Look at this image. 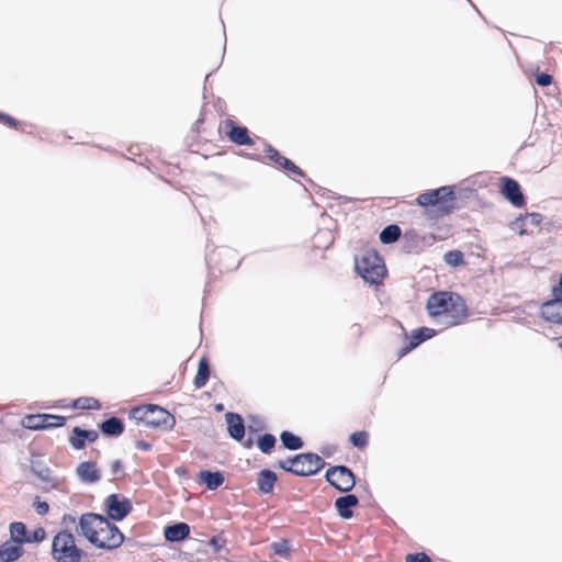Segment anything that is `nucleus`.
Wrapping results in <instances>:
<instances>
[{
  "instance_id": "obj_33",
  "label": "nucleus",
  "mask_w": 562,
  "mask_h": 562,
  "mask_svg": "<svg viewBox=\"0 0 562 562\" xmlns=\"http://www.w3.org/2000/svg\"><path fill=\"white\" fill-rule=\"evenodd\" d=\"M257 448L265 454H270L277 445V438L270 432L259 435L256 440Z\"/></svg>"
},
{
  "instance_id": "obj_29",
  "label": "nucleus",
  "mask_w": 562,
  "mask_h": 562,
  "mask_svg": "<svg viewBox=\"0 0 562 562\" xmlns=\"http://www.w3.org/2000/svg\"><path fill=\"white\" fill-rule=\"evenodd\" d=\"M281 446L290 451H297L304 447V440L290 430H283L280 434Z\"/></svg>"
},
{
  "instance_id": "obj_46",
  "label": "nucleus",
  "mask_w": 562,
  "mask_h": 562,
  "mask_svg": "<svg viewBox=\"0 0 562 562\" xmlns=\"http://www.w3.org/2000/svg\"><path fill=\"white\" fill-rule=\"evenodd\" d=\"M286 173H292V175H295L300 178H303V179H308L306 177V173L305 171L300 168L299 166H296L292 160L290 161V164L286 166L285 170H284Z\"/></svg>"
},
{
  "instance_id": "obj_35",
  "label": "nucleus",
  "mask_w": 562,
  "mask_h": 562,
  "mask_svg": "<svg viewBox=\"0 0 562 562\" xmlns=\"http://www.w3.org/2000/svg\"><path fill=\"white\" fill-rule=\"evenodd\" d=\"M270 550L281 559H291V546L286 539L274 541L270 546Z\"/></svg>"
},
{
  "instance_id": "obj_62",
  "label": "nucleus",
  "mask_w": 562,
  "mask_h": 562,
  "mask_svg": "<svg viewBox=\"0 0 562 562\" xmlns=\"http://www.w3.org/2000/svg\"><path fill=\"white\" fill-rule=\"evenodd\" d=\"M211 176L213 178H215L216 180H218V181H224L225 180V177L223 175L218 173V172H212Z\"/></svg>"
},
{
  "instance_id": "obj_27",
  "label": "nucleus",
  "mask_w": 562,
  "mask_h": 562,
  "mask_svg": "<svg viewBox=\"0 0 562 562\" xmlns=\"http://www.w3.org/2000/svg\"><path fill=\"white\" fill-rule=\"evenodd\" d=\"M93 521L91 520L90 516L85 513L79 517L78 526L76 528V531L83 536L92 546L97 543L99 533L104 531L103 528L98 531L92 527Z\"/></svg>"
},
{
  "instance_id": "obj_51",
  "label": "nucleus",
  "mask_w": 562,
  "mask_h": 562,
  "mask_svg": "<svg viewBox=\"0 0 562 562\" xmlns=\"http://www.w3.org/2000/svg\"><path fill=\"white\" fill-rule=\"evenodd\" d=\"M337 450V447L334 445H326L322 447L321 452L324 457L330 458Z\"/></svg>"
},
{
  "instance_id": "obj_53",
  "label": "nucleus",
  "mask_w": 562,
  "mask_h": 562,
  "mask_svg": "<svg viewBox=\"0 0 562 562\" xmlns=\"http://www.w3.org/2000/svg\"><path fill=\"white\" fill-rule=\"evenodd\" d=\"M135 447H136V449L142 450V451H150L153 449V445L145 440H137L135 442Z\"/></svg>"
},
{
  "instance_id": "obj_16",
  "label": "nucleus",
  "mask_w": 562,
  "mask_h": 562,
  "mask_svg": "<svg viewBox=\"0 0 562 562\" xmlns=\"http://www.w3.org/2000/svg\"><path fill=\"white\" fill-rule=\"evenodd\" d=\"M191 527L188 522L177 521L164 527L165 540L169 543H180L190 538Z\"/></svg>"
},
{
  "instance_id": "obj_50",
  "label": "nucleus",
  "mask_w": 562,
  "mask_h": 562,
  "mask_svg": "<svg viewBox=\"0 0 562 562\" xmlns=\"http://www.w3.org/2000/svg\"><path fill=\"white\" fill-rule=\"evenodd\" d=\"M75 522H76L75 516H72L71 514H64V516L61 517L60 525L64 527V529H69L68 526L70 524H75Z\"/></svg>"
},
{
  "instance_id": "obj_58",
  "label": "nucleus",
  "mask_w": 562,
  "mask_h": 562,
  "mask_svg": "<svg viewBox=\"0 0 562 562\" xmlns=\"http://www.w3.org/2000/svg\"><path fill=\"white\" fill-rule=\"evenodd\" d=\"M204 123V115L203 112L200 113L199 119L194 122L192 126V131L195 133H200V125Z\"/></svg>"
},
{
  "instance_id": "obj_14",
  "label": "nucleus",
  "mask_w": 562,
  "mask_h": 562,
  "mask_svg": "<svg viewBox=\"0 0 562 562\" xmlns=\"http://www.w3.org/2000/svg\"><path fill=\"white\" fill-rule=\"evenodd\" d=\"M99 438V431L94 429H85L80 426H75L71 429V434L68 438V441L72 449L82 450L89 443H93Z\"/></svg>"
},
{
  "instance_id": "obj_21",
  "label": "nucleus",
  "mask_w": 562,
  "mask_h": 562,
  "mask_svg": "<svg viewBox=\"0 0 562 562\" xmlns=\"http://www.w3.org/2000/svg\"><path fill=\"white\" fill-rule=\"evenodd\" d=\"M225 420L227 425L228 436L233 440L241 442L245 438L246 431L245 420L243 416L235 412H227L225 414Z\"/></svg>"
},
{
  "instance_id": "obj_20",
  "label": "nucleus",
  "mask_w": 562,
  "mask_h": 562,
  "mask_svg": "<svg viewBox=\"0 0 562 562\" xmlns=\"http://www.w3.org/2000/svg\"><path fill=\"white\" fill-rule=\"evenodd\" d=\"M337 515L341 519H350L353 516V509L359 506V497L356 494L346 493L335 499L334 503Z\"/></svg>"
},
{
  "instance_id": "obj_44",
  "label": "nucleus",
  "mask_w": 562,
  "mask_h": 562,
  "mask_svg": "<svg viewBox=\"0 0 562 562\" xmlns=\"http://www.w3.org/2000/svg\"><path fill=\"white\" fill-rule=\"evenodd\" d=\"M33 507L35 512L41 516L46 515L49 510L48 503L46 501H41L38 496L35 497Z\"/></svg>"
},
{
  "instance_id": "obj_19",
  "label": "nucleus",
  "mask_w": 562,
  "mask_h": 562,
  "mask_svg": "<svg viewBox=\"0 0 562 562\" xmlns=\"http://www.w3.org/2000/svg\"><path fill=\"white\" fill-rule=\"evenodd\" d=\"M106 531L108 532L104 540H101L98 537V541L97 543H94L95 548L103 550H113L123 544L125 537L115 524L108 522Z\"/></svg>"
},
{
  "instance_id": "obj_18",
  "label": "nucleus",
  "mask_w": 562,
  "mask_h": 562,
  "mask_svg": "<svg viewBox=\"0 0 562 562\" xmlns=\"http://www.w3.org/2000/svg\"><path fill=\"white\" fill-rule=\"evenodd\" d=\"M195 481L209 491H216L224 484L225 474L221 470L202 469L199 471Z\"/></svg>"
},
{
  "instance_id": "obj_41",
  "label": "nucleus",
  "mask_w": 562,
  "mask_h": 562,
  "mask_svg": "<svg viewBox=\"0 0 562 562\" xmlns=\"http://www.w3.org/2000/svg\"><path fill=\"white\" fill-rule=\"evenodd\" d=\"M535 82L539 87H548L553 82V77L548 72H541L539 69L535 74Z\"/></svg>"
},
{
  "instance_id": "obj_40",
  "label": "nucleus",
  "mask_w": 562,
  "mask_h": 562,
  "mask_svg": "<svg viewBox=\"0 0 562 562\" xmlns=\"http://www.w3.org/2000/svg\"><path fill=\"white\" fill-rule=\"evenodd\" d=\"M145 412H147V405L134 406L128 413V418L135 420L137 424L142 423L145 425Z\"/></svg>"
},
{
  "instance_id": "obj_26",
  "label": "nucleus",
  "mask_w": 562,
  "mask_h": 562,
  "mask_svg": "<svg viewBox=\"0 0 562 562\" xmlns=\"http://www.w3.org/2000/svg\"><path fill=\"white\" fill-rule=\"evenodd\" d=\"M232 254L229 248H223L218 252L212 251L206 254L205 261L209 269V277L216 278V271L221 274L224 271L232 270L231 267L217 262V258L222 256H228Z\"/></svg>"
},
{
  "instance_id": "obj_34",
  "label": "nucleus",
  "mask_w": 562,
  "mask_h": 562,
  "mask_svg": "<svg viewBox=\"0 0 562 562\" xmlns=\"http://www.w3.org/2000/svg\"><path fill=\"white\" fill-rule=\"evenodd\" d=\"M69 407L74 409H100L101 403L99 400L90 396H80L69 403Z\"/></svg>"
},
{
  "instance_id": "obj_59",
  "label": "nucleus",
  "mask_w": 562,
  "mask_h": 562,
  "mask_svg": "<svg viewBox=\"0 0 562 562\" xmlns=\"http://www.w3.org/2000/svg\"><path fill=\"white\" fill-rule=\"evenodd\" d=\"M351 329L353 330V335L357 337V338H360L362 336V330H361V327L359 324H353L351 326Z\"/></svg>"
},
{
  "instance_id": "obj_31",
  "label": "nucleus",
  "mask_w": 562,
  "mask_h": 562,
  "mask_svg": "<svg viewBox=\"0 0 562 562\" xmlns=\"http://www.w3.org/2000/svg\"><path fill=\"white\" fill-rule=\"evenodd\" d=\"M266 157L271 160L278 169L285 170L291 159L281 155L271 144L265 143Z\"/></svg>"
},
{
  "instance_id": "obj_4",
  "label": "nucleus",
  "mask_w": 562,
  "mask_h": 562,
  "mask_svg": "<svg viewBox=\"0 0 562 562\" xmlns=\"http://www.w3.org/2000/svg\"><path fill=\"white\" fill-rule=\"evenodd\" d=\"M355 270L369 284L381 283L387 273L383 258L373 249L355 256Z\"/></svg>"
},
{
  "instance_id": "obj_22",
  "label": "nucleus",
  "mask_w": 562,
  "mask_h": 562,
  "mask_svg": "<svg viewBox=\"0 0 562 562\" xmlns=\"http://www.w3.org/2000/svg\"><path fill=\"white\" fill-rule=\"evenodd\" d=\"M78 479L85 484H94L101 480V471L94 461H83L76 469Z\"/></svg>"
},
{
  "instance_id": "obj_32",
  "label": "nucleus",
  "mask_w": 562,
  "mask_h": 562,
  "mask_svg": "<svg viewBox=\"0 0 562 562\" xmlns=\"http://www.w3.org/2000/svg\"><path fill=\"white\" fill-rule=\"evenodd\" d=\"M402 236V229L397 224L386 225L380 233L379 238L383 245L396 243Z\"/></svg>"
},
{
  "instance_id": "obj_30",
  "label": "nucleus",
  "mask_w": 562,
  "mask_h": 562,
  "mask_svg": "<svg viewBox=\"0 0 562 562\" xmlns=\"http://www.w3.org/2000/svg\"><path fill=\"white\" fill-rule=\"evenodd\" d=\"M30 470L41 481L52 483L53 487L56 486L50 469L42 460H32Z\"/></svg>"
},
{
  "instance_id": "obj_45",
  "label": "nucleus",
  "mask_w": 562,
  "mask_h": 562,
  "mask_svg": "<svg viewBox=\"0 0 562 562\" xmlns=\"http://www.w3.org/2000/svg\"><path fill=\"white\" fill-rule=\"evenodd\" d=\"M551 297L553 302H559L562 297V273L559 276L558 282L551 286Z\"/></svg>"
},
{
  "instance_id": "obj_7",
  "label": "nucleus",
  "mask_w": 562,
  "mask_h": 562,
  "mask_svg": "<svg viewBox=\"0 0 562 562\" xmlns=\"http://www.w3.org/2000/svg\"><path fill=\"white\" fill-rule=\"evenodd\" d=\"M9 535L21 548H24V544L41 543L47 536L42 526L30 531L23 521H12L9 525Z\"/></svg>"
},
{
  "instance_id": "obj_28",
  "label": "nucleus",
  "mask_w": 562,
  "mask_h": 562,
  "mask_svg": "<svg viewBox=\"0 0 562 562\" xmlns=\"http://www.w3.org/2000/svg\"><path fill=\"white\" fill-rule=\"evenodd\" d=\"M211 373V366L205 356H203L198 363V371L193 380L195 389H202L206 385Z\"/></svg>"
},
{
  "instance_id": "obj_1",
  "label": "nucleus",
  "mask_w": 562,
  "mask_h": 562,
  "mask_svg": "<svg viewBox=\"0 0 562 562\" xmlns=\"http://www.w3.org/2000/svg\"><path fill=\"white\" fill-rule=\"evenodd\" d=\"M426 310L431 318L447 317V326H458L465 322L469 310L463 296L453 291L440 290L431 293L426 303Z\"/></svg>"
},
{
  "instance_id": "obj_54",
  "label": "nucleus",
  "mask_w": 562,
  "mask_h": 562,
  "mask_svg": "<svg viewBox=\"0 0 562 562\" xmlns=\"http://www.w3.org/2000/svg\"><path fill=\"white\" fill-rule=\"evenodd\" d=\"M476 193V190L473 188H463L459 192V196L462 199H470Z\"/></svg>"
},
{
  "instance_id": "obj_49",
  "label": "nucleus",
  "mask_w": 562,
  "mask_h": 562,
  "mask_svg": "<svg viewBox=\"0 0 562 562\" xmlns=\"http://www.w3.org/2000/svg\"><path fill=\"white\" fill-rule=\"evenodd\" d=\"M91 520L94 522V521H98L100 524H105L108 526V522H111L110 519L106 517V515H102V514H97V513H87Z\"/></svg>"
},
{
  "instance_id": "obj_17",
  "label": "nucleus",
  "mask_w": 562,
  "mask_h": 562,
  "mask_svg": "<svg viewBox=\"0 0 562 562\" xmlns=\"http://www.w3.org/2000/svg\"><path fill=\"white\" fill-rule=\"evenodd\" d=\"M278 482V474L271 469H262L257 474L256 493L258 495H272Z\"/></svg>"
},
{
  "instance_id": "obj_3",
  "label": "nucleus",
  "mask_w": 562,
  "mask_h": 562,
  "mask_svg": "<svg viewBox=\"0 0 562 562\" xmlns=\"http://www.w3.org/2000/svg\"><path fill=\"white\" fill-rule=\"evenodd\" d=\"M456 200L454 186H441L420 193L416 198V203L426 210H434L440 215H448L454 210Z\"/></svg>"
},
{
  "instance_id": "obj_43",
  "label": "nucleus",
  "mask_w": 562,
  "mask_h": 562,
  "mask_svg": "<svg viewBox=\"0 0 562 562\" xmlns=\"http://www.w3.org/2000/svg\"><path fill=\"white\" fill-rule=\"evenodd\" d=\"M405 562H432L426 552H415L405 555Z\"/></svg>"
},
{
  "instance_id": "obj_47",
  "label": "nucleus",
  "mask_w": 562,
  "mask_h": 562,
  "mask_svg": "<svg viewBox=\"0 0 562 562\" xmlns=\"http://www.w3.org/2000/svg\"><path fill=\"white\" fill-rule=\"evenodd\" d=\"M1 124L5 125L10 128H13L15 131L21 130L22 132H24V130L21 128V122L8 113L5 114Z\"/></svg>"
},
{
  "instance_id": "obj_6",
  "label": "nucleus",
  "mask_w": 562,
  "mask_h": 562,
  "mask_svg": "<svg viewBox=\"0 0 562 562\" xmlns=\"http://www.w3.org/2000/svg\"><path fill=\"white\" fill-rule=\"evenodd\" d=\"M326 482L340 493L350 492L357 484V476L352 470L345 465H330L324 475Z\"/></svg>"
},
{
  "instance_id": "obj_52",
  "label": "nucleus",
  "mask_w": 562,
  "mask_h": 562,
  "mask_svg": "<svg viewBox=\"0 0 562 562\" xmlns=\"http://www.w3.org/2000/svg\"><path fill=\"white\" fill-rule=\"evenodd\" d=\"M120 472H123V463L121 460H115L111 463V473L116 476Z\"/></svg>"
},
{
  "instance_id": "obj_5",
  "label": "nucleus",
  "mask_w": 562,
  "mask_h": 562,
  "mask_svg": "<svg viewBox=\"0 0 562 562\" xmlns=\"http://www.w3.org/2000/svg\"><path fill=\"white\" fill-rule=\"evenodd\" d=\"M52 558L55 562H80L88 553L77 547L70 529H61L52 540Z\"/></svg>"
},
{
  "instance_id": "obj_10",
  "label": "nucleus",
  "mask_w": 562,
  "mask_h": 562,
  "mask_svg": "<svg viewBox=\"0 0 562 562\" xmlns=\"http://www.w3.org/2000/svg\"><path fill=\"white\" fill-rule=\"evenodd\" d=\"M144 414L146 415L145 426L149 428L168 431L176 425L175 416L157 404H148L147 412Z\"/></svg>"
},
{
  "instance_id": "obj_8",
  "label": "nucleus",
  "mask_w": 562,
  "mask_h": 562,
  "mask_svg": "<svg viewBox=\"0 0 562 562\" xmlns=\"http://www.w3.org/2000/svg\"><path fill=\"white\" fill-rule=\"evenodd\" d=\"M66 422V417L61 415L37 413L25 415L22 418L21 425L30 430H47L64 427Z\"/></svg>"
},
{
  "instance_id": "obj_12",
  "label": "nucleus",
  "mask_w": 562,
  "mask_h": 562,
  "mask_svg": "<svg viewBox=\"0 0 562 562\" xmlns=\"http://www.w3.org/2000/svg\"><path fill=\"white\" fill-rule=\"evenodd\" d=\"M404 335L405 339H407V342L401 349H398L397 355L400 358H403L418 346H420L423 342L431 339L436 335V330L430 327L422 326L413 329L411 335H408L406 331Z\"/></svg>"
},
{
  "instance_id": "obj_61",
  "label": "nucleus",
  "mask_w": 562,
  "mask_h": 562,
  "mask_svg": "<svg viewBox=\"0 0 562 562\" xmlns=\"http://www.w3.org/2000/svg\"><path fill=\"white\" fill-rule=\"evenodd\" d=\"M57 407H69V403L66 402V400H58L56 402Z\"/></svg>"
},
{
  "instance_id": "obj_42",
  "label": "nucleus",
  "mask_w": 562,
  "mask_h": 562,
  "mask_svg": "<svg viewBox=\"0 0 562 562\" xmlns=\"http://www.w3.org/2000/svg\"><path fill=\"white\" fill-rule=\"evenodd\" d=\"M221 537H222V533L213 536L212 538L209 539L207 542L199 541V540H195V542L200 546H205V544L210 546L214 550L215 553H218L223 549V546L220 543Z\"/></svg>"
},
{
  "instance_id": "obj_2",
  "label": "nucleus",
  "mask_w": 562,
  "mask_h": 562,
  "mask_svg": "<svg viewBox=\"0 0 562 562\" xmlns=\"http://www.w3.org/2000/svg\"><path fill=\"white\" fill-rule=\"evenodd\" d=\"M326 465L324 459L315 452H302L279 460L274 467L296 476H312Z\"/></svg>"
},
{
  "instance_id": "obj_13",
  "label": "nucleus",
  "mask_w": 562,
  "mask_h": 562,
  "mask_svg": "<svg viewBox=\"0 0 562 562\" xmlns=\"http://www.w3.org/2000/svg\"><path fill=\"white\" fill-rule=\"evenodd\" d=\"M224 124L226 127L225 135L233 144L237 146H252L255 144L246 126L239 125L231 119L225 120Z\"/></svg>"
},
{
  "instance_id": "obj_39",
  "label": "nucleus",
  "mask_w": 562,
  "mask_h": 562,
  "mask_svg": "<svg viewBox=\"0 0 562 562\" xmlns=\"http://www.w3.org/2000/svg\"><path fill=\"white\" fill-rule=\"evenodd\" d=\"M527 221L528 216H526V214H519L514 221L509 223V228L514 232H517L519 235H525L527 234Z\"/></svg>"
},
{
  "instance_id": "obj_11",
  "label": "nucleus",
  "mask_w": 562,
  "mask_h": 562,
  "mask_svg": "<svg viewBox=\"0 0 562 562\" xmlns=\"http://www.w3.org/2000/svg\"><path fill=\"white\" fill-rule=\"evenodd\" d=\"M499 193L514 207H524L526 205V196L521 186L512 177L503 176L499 179Z\"/></svg>"
},
{
  "instance_id": "obj_38",
  "label": "nucleus",
  "mask_w": 562,
  "mask_h": 562,
  "mask_svg": "<svg viewBox=\"0 0 562 562\" xmlns=\"http://www.w3.org/2000/svg\"><path fill=\"white\" fill-rule=\"evenodd\" d=\"M349 442L355 448L364 449L369 443V432L366 430L353 431L349 436Z\"/></svg>"
},
{
  "instance_id": "obj_56",
  "label": "nucleus",
  "mask_w": 562,
  "mask_h": 562,
  "mask_svg": "<svg viewBox=\"0 0 562 562\" xmlns=\"http://www.w3.org/2000/svg\"><path fill=\"white\" fill-rule=\"evenodd\" d=\"M243 156L251 159V160H256V161H259L261 164H265V158L263 156L259 155V154H252V153H245Z\"/></svg>"
},
{
  "instance_id": "obj_25",
  "label": "nucleus",
  "mask_w": 562,
  "mask_h": 562,
  "mask_svg": "<svg viewBox=\"0 0 562 562\" xmlns=\"http://www.w3.org/2000/svg\"><path fill=\"white\" fill-rule=\"evenodd\" d=\"M24 552V548L9 538L0 543V562H16L23 557Z\"/></svg>"
},
{
  "instance_id": "obj_23",
  "label": "nucleus",
  "mask_w": 562,
  "mask_h": 562,
  "mask_svg": "<svg viewBox=\"0 0 562 562\" xmlns=\"http://www.w3.org/2000/svg\"><path fill=\"white\" fill-rule=\"evenodd\" d=\"M401 237L403 238L402 249L405 254L419 252L426 240V237L420 236L414 228L406 229Z\"/></svg>"
},
{
  "instance_id": "obj_63",
  "label": "nucleus",
  "mask_w": 562,
  "mask_h": 562,
  "mask_svg": "<svg viewBox=\"0 0 562 562\" xmlns=\"http://www.w3.org/2000/svg\"><path fill=\"white\" fill-rule=\"evenodd\" d=\"M215 411H216V412H222V411H224V404H222V403L216 404V405H215Z\"/></svg>"
},
{
  "instance_id": "obj_57",
  "label": "nucleus",
  "mask_w": 562,
  "mask_h": 562,
  "mask_svg": "<svg viewBox=\"0 0 562 562\" xmlns=\"http://www.w3.org/2000/svg\"><path fill=\"white\" fill-rule=\"evenodd\" d=\"M204 123V115L203 112L200 113L199 119L194 122L192 126V131L195 133H200V125Z\"/></svg>"
},
{
  "instance_id": "obj_24",
  "label": "nucleus",
  "mask_w": 562,
  "mask_h": 562,
  "mask_svg": "<svg viewBox=\"0 0 562 562\" xmlns=\"http://www.w3.org/2000/svg\"><path fill=\"white\" fill-rule=\"evenodd\" d=\"M99 431L109 438H117L125 430L123 419L116 416H110L98 424Z\"/></svg>"
},
{
  "instance_id": "obj_64",
  "label": "nucleus",
  "mask_w": 562,
  "mask_h": 562,
  "mask_svg": "<svg viewBox=\"0 0 562 562\" xmlns=\"http://www.w3.org/2000/svg\"><path fill=\"white\" fill-rule=\"evenodd\" d=\"M250 434H255L258 431V428H254L252 426L248 427Z\"/></svg>"
},
{
  "instance_id": "obj_60",
  "label": "nucleus",
  "mask_w": 562,
  "mask_h": 562,
  "mask_svg": "<svg viewBox=\"0 0 562 562\" xmlns=\"http://www.w3.org/2000/svg\"><path fill=\"white\" fill-rule=\"evenodd\" d=\"M244 447L246 449H250L252 446H254V440L251 437L247 438L244 442H243Z\"/></svg>"
},
{
  "instance_id": "obj_37",
  "label": "nucleus",
  "mask_w": 562,
  "mask_h": 562,
  "mask_svg": "<svg viewBox=\"0 0 562 562\" xmlns=\"http://www.w3.org/2000/svg\"><path fill=\"white\" fill-rule=\"evenodd\" d=\"M443 261L453 268L465 265L464 254L459 249L448 250L443 255Z\"/></svg>"
},
{
  "instance_id": "obj_36",
  "label": "nucleus",
  "mask_w": 562,
  "mask_h": 562,
  "mask_svg": "<svg viewBox=\"0 0 562 562\" xmlns=\"http://www.w3.org/2000/svg\"><path fill=\"white\" fill-rule=\"evenodd\" d=\"M306 182L310 186H315V193L321 195V196H327L329 199H336V200L342 201L344 203L351 202V200H352L351 198H348L346 195H339V194L333 192L329 189L321 187L319 184L315 183L312 179H306Z\"/></svg>"
},
{
  "instance_id": "obj_15",
  "label": "nucleus",
  "mask_w": 562,
  "mask_h": 562,
  "mask_svg": "<svg viewBox=\"0 0 562 562\" xmlns=\"http://www.w3.org/2000/svg\"><path fill=\"white\" fill-rule=\"evenodd\" d=\"M553 297L544 300L539 306V316L547 323L562 325V297L552 303Z\"/></svg>"
},
{
  "instance_id": "obj_55",
  "label": "nucleus",
  "mask_w": 562,
  "mask_h": 562,
  "mask_svg": "<svg viewBox=\"0 0 562 562\" xmlns=\"http://www.w3.org/2000/svg\"><path fill=\"white\" fill-rule=\"evenodd\" d=\"M224 37L226 38V34L225 33H224ZM225 48H226V42L224 43V48H223V54H222L221 61H223L224 54H225ZM221 64L222 63H220L218 66L216 68H214L213 70H211L209 74H206L205 79H204V91L206 90V82L209 81V78L213 75V72H215L218 69Z\"/></svg>"
},
{
  "instance_id": "obj_48",
  "label": "nucleus",
  "mask_w": 562,
  "mask_h": 562,
  "mask_svg": "<svg viewBox=\"0 0 562 562\" xmlns=\"http://www.w3.org/2000/svg\"><path fill=\"white\" fill-rule=\"evenodd\" d=\"M526 216H528V221L532 226H539L543 220L542 214L536 212L526 213Z\"/></svg>"
},
{
  "instance_id": "obj_9",
  "label": "nucleus",
  "mask_w": 562,
  "mask_h": 562,
  "mask_svg": "<svg viewBox=\"0 0 562 562\" xmlns=\"http://www.w3.org/2000/svg\"><path fill=\"white\" fill-rule=\"evenodd\" d=\"M103 510L110 520L122 521L132 513L133 504L130 498L112 493L105 497Z\"/></svg>"
}]
</instances>
